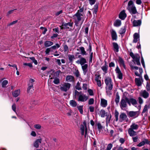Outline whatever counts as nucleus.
<instances>
[{
  "instance_id": "f257e3e1",
  "label": "nucleus",
  "mask_w": 150,
  "mask_h": 150,
  "mask_svg": "<svg viewBox=\"0 0 150 150\" xmlns=\"http://www.w3.org/2000/svg\"><path fill=\"white\" fill-rule=\"evenodd\" d=\"M72 18L74 20L75 25L80 29L84 20L83 14L76 13L72 16Z\"/></svg>"
},
{
  "instance_id": "f03ea898",
  "label": "nucleus",
  "mask_w": 150,
  "mask_h": 150,
  "mask_svg": "<svg viewBox=\"0 0 150 150\" xmlns=\"http://www.w3.org/2000/svg\"><path fill=\"white\" fill-rule=\"evenodd\" d=\"M104 81L106 84L105 88L106 94L108 96L111 95L112 94L113 85L112 79L110 77H107L105 79Z\"/></svg>"
},
{
  "instance_id": "7ed1b4c3",
  "label": "nucleus",
  "mask_w": 150,
  "mask_h": 150,
  "mask_svg": "<svg viewBox=\"0 0 150 150\" xmlns=\"http://www.w3.org/2000/svg\"><path fill=\"white\" fill-rule=\"evenodd\" d=\"M131 102V99H128L127 98H122L120 102V105L121 109L123 110H125V108L127 106L126 103H127L129 105H130V103Z\"/></svg>"
},
{
  "instance_id": "20e7f679",
  "label": "nucleus",
  "mask_w": 150,
  "mask_h": 150,
  "mask_svg": "<svg viewBox=\"0 0 150 150\" xmlns=\"http://www.w3.org/2000/svg\"><path fill=\"white\" fill-rule=\"evenodd\" d=\"M60 89L61 91L66 92L70 89L71 84L68 83H64L60 85Z\"/></svg>"
},
{
  "instance_id": "39448f33",
  "label": "nucleus",
  "mask_w": 150,
  "mask_h": 150,
  "mask_svg": "<svg viewBox=\"0 0 150 150\" xmlns=\"http://www.w3.org/2000/svg\"><path fill=\"white\" fill-rule=\"evenodd\" d=\"M83 124L84 125H81L80 132L82 135H83L84 134L85 137H86L87 134V128L86 123L84 122Z\"/></svg>"
},
{
  "instance_id": "423d86ee",
  "label": "nucleus",
  "mask_w": 150,
  "mask_h": 150,
  "mask_svg": "<svg viewBox=\"0 0 150 150\" xmlns=\"http://www.w3.org/2000/svg\"><path fill=\"white\" fill-rule=\"evenodd\" d=\"M132 58L133 59V62L135 64L138 65H140V63L139 62L140 57L138 54H134L132 52Z\"/></svg>"
},
{
  "instance_id": "0eeeda50",
  "label": "nucleus",
  "mask_w": 150,
  "mask_h": 150,
  "mask_svg": "<svg viewBox=\"0 0 150 150\" xmlns=\"http://www.w3.org/2000/svg\"><path fill=\"white\" fill-rule=\"evenodd\" d=\"M88 99V97L85 94L81 93L79 96L78 101L82 102L86 101Z\"/></svg>"
},
{
  "instance_id": "6e6552de",
  "label": "nucleus",
  "mask_w": 150,
  "mask_h": 150,
  "mask_svg": "<svg viewBox=\"0 0 150 150\" xmlns=\"http://www.w3.org/2000/svg\"><path fill=\"white\" fill-rule=\"evenodd\" d=\"M76 63L78 64H80L82 65L85 64L87 63L86 59L83 57H81L79 60L76 62Z\"/></svg>"
},
{
  "instance_id": "1a4fd4ad",
  "label": "nucleus",
  "mask_w": 150,
  "mask_h": 150,
  "mask_svg": "<svg viewBox=\"0 0 150 150\" xmlns=\"http://www.w3.org/2000/svg\"><path fill=\"white\" fill-rule=\"evenodd\" d=\"M115 71L117 74L118 78L120 79H122V74L117 66L116 67Z\"/></svg>"
},
{
  "instance_id": "9d476101",
  "label": "nucleus",
  "mask_w": 150,
  "mask_h": 150,
  "mask_svg": "<svg viewBox=\"0 0 150 150\" xmlns=\"http://www.w3.org/2000/svg\"><path fill=\"white\" fill-rule=\"evenodd\" d=\"M100 105L102 107L105 108L108 105L107 100L103 98H101Z\"/></svg>"
},
{
  "instance_id": "9b49d317",
  "label": "nucleus",
  "mask_w": 150,
  "mask_h": 150,
  "mask_svg": "<svg viewBox=\"0 0 150 150\" xmlns=\"http://www.w3.org/2000/svg\"><path fill=\"white\" fill-rule=\"evenodd\" d=\"M110 32L112 40H116L117 38V36L115 31L113 29H112Z\"/></svg>"
},
{
  "instance_id": "f8f14e48",
  "label": "nucleus",
  "mask_w": 150,
  "mask_h": 150,
  "mask_svg": "<svg viewBox=\"0 0 150 150\" xmlns=\"http://www.w3.org/2000/svg\"><path fill=\"white\" fill-rule=\"evenodd\" d=\"M150 143V142L147 139H144V140L139 143L137 146L139 147H141L144 145L145 144H149Z\"/></svg>"
},
{
  "instance_id": "ddd939ff",
  "label": "nucleus",
  "mask_w": 150,
  "mask_h": 150,
  "mask_svg": "<svg viewBox=\"0 0 150 150\" xmlns=\"http://www.w3.org/2000/svg\"><path fill=\"white\" fill-rule=\"evenodd\" d=\"M126 16L127 15L125 13V11L123 10L120 13L119 16V17L121 19L124 20Z\"/></svg>"
},
{
  "instance_id": "4468645a",
  "label": "nucleus",
  "mask_w": 150,
  "mask_h": 150,
  "mask_svg": "<svg viewBox=\"0 0 150 150\" xmlns=\"http://www.w3.org/2000/svg\"><path fill=\"white\" fill-rule=\"evenodd\" d=\"M141 96L145 98H147L149 96V93L146 90L142 91L140 93Z\"/></svg>"
},
{
  "instance_id": "2eb2a0df",
  "label": "nucleus",
  "mask_w": 150,
  "mask_h": 150,
  "mask_svg": "<svg viewBox=\"0 0 150 150\" xmlns=\"http://www.w3.org/2000/svg\"><path fill=\"white\" fill-rule=\"evenodd\" d=\"M42 141V139H40L36 140L33 143L34 146L36 148H38L39 146V144L41 143Z\"/></svg>"
},
{
  "instance_id": "dca6fc26",
  "label": "nucleus",
  "mask_w": 150,
  "mask_h": 150,
  "mask_svg": "<svg viewBox=\"0 0 150 150\" xmlns=\"http://www.w3.org/2000/svg\"><path fill=\"white\" fill-rule=\"evenodd\" d=\"M112 45L113 47V50L115 52H118L119 51V46L118 44L115 42L112 43Z\"/></svg>"
},
{
  "instance_id": "f3484780",
  "label": "nucleus",
  "mask_w": 150,
  "mask_h": 150,
  "mask_svg": "<svg viewBox=\"0 0 150 150\" xmlns=\"http://www.w3.org/2000/svg\"><path fill=\"white\" fill-rule=\"evenodd\" d=\"M118 62L120 66L123 67L125 69V66L123 59L120 57H118Z\"/></svg>"
},
{
  "instance_id": "a211bd4d",
  "label": "nucleus",
  "mask_w": 150,
  "mask_h": 150,
  "mask_svg": "<svg viewBox=\"0 0 150 150\" xmlns=\"http://www.w3.org/2000/svg\"><path fill=\"white\" fill-rule=\"evenodd\" d=\"M140 114L139 110L138 111H132V118H135L138 116Z\"/></svg>"
},
{
  "instance_id": "6ab92c4d",
  "label": "nucleus",
  "mask_w": 150,
  "mask_h": 150,
  "mask_svg": "<svg viewBox=\"0 0 150 150\" xmlns=\"http://www.w3.org/2000/svg\"><path fill=\"white\" fill-rule=\"evenodd\" d=\"M127 117L126 115L124 113H121L120 116L119 121L122 122L125 120Z\"/></svg>"
},
{
  "instance_id": "aec40b11",
  "label": "nucleus",
  "mask_w": 150,
  "mask_h": 150,
  "mask_svg": "<svg viewBox=\"0 0 150 150\" xmlns=\"http://www.w3.org/2000/svg\"><path fill=\"white\" fill-rule=\"evenodd\" d=\"M81 66L82 69L83 71V73L84 75H85L87 71L88 65L87 64H85Z\"/></svg>"
},
{
  "instance_id": "412c9836",
  "label": "nucleus",
  "mask_w": 150,
  "mask_h": 150,
  "mask_svg": "<svg viewBox=\"0 0 150 150\" xmlns=\"http://www.w3.org/2000/svg\"><path fill=\"white\" fill-rule=\"evenodd\" d=\"M139 35L138 34V33H135L133 35V42L136 43L137 42L138 40H139Z\"/></svg>"
},
{
  "instance_id": "4be33fe9",
  "label": "nucleus",
  "mask_w": 150,
  "mask_h": 150,
  "mask_svg": "<svg viewBox=\"0 0 150 150\" xmlns=\"http://www.w3.org/2000/svg\"><path fill=\"white\" fill-rule=\"evenodd\" d=\"M34 90L33 84L29 83L27 88V91L28 93L32 92Z\"/></svg>"
},
{
  "instance_id": "5701e85b",
  "label": "nucleus",
  "mask_w": 150,
  "mask_h": 150,
  "mask_svg": "<svg viewBox=\"0 0 150 150\" xmlns=\"http://www.w3.org/2000/svg\"><path fill=\"white\" fill-rule=\"evenodd\" d=\"M74 80V76L71 75H68L66 76V81L68 82L73 81Z\"/></svg>"
},
{
  "instance_id": "b1692460",
  "label": "nucleus",
  "mask_w": 150,
  "mask_h": 150,
  "mask_svg": "<svg viewBox=\"0 0 150 150\" xmlns=\"http://www.w3.org/2000/svg\"><path fill=\"white\" fill-rule=\"evenodd\" d=\"M79 50L81 51V54L83 56L86 55L87 53L85 51L84 48L83 47H80L79 48Z\"/></svg>"
},
{
  "instance_id": "393cba45",
  "label": "nucleus",
  "mask_w": 150,
  "mask_h": 150,
  "mask_svg": "<svg viewBox=\"0 0 150 150\" xmlns=\"http://www.w3.org/2000/svg\"><path fill=\"white\" fill-rule=\"evenodd\" d=\"M121 24V21L119 19L116 20L114 22V25L116 27L120 26Z\"/></svg>"
},
{
  "instance_id": "a878e982",
  "label": "nucleus",
  "mask_w": 150,
  "mask_h": 150,
  "mask_svg": "<svg viewBox=\"0 0 150 150\" xmlns=\"http://www.w3.org/2000/svg\"><path fill=\"white\" fill-rule=\"evenodd\" d=\"M108 68V66L106 64V62L105 64L101 67V69L105 73H107Z\"/></svg>"
},
{
  "instance_id": "bb28decb",
  "label": "nucleus",
  "mask_w": 150,
  "mask_h": 150,
  "mask_svg": "<svg viewBox=\"0 0 150 150\" xmlns=\"http://www.w3.org/2000/svg\"><path fill=\"white\" fill-rule=\"evenodd\" d=\"M20 89H18L15 90L12 93L13 96L15 97H18L20 94Z\"/></svg>"
},
{
  "instance_id": "cd10ccee",
  "label": "nucleus",
  "mask_w": 150,
  "mask_h": 150,
  "mask_svg": "<svg viewBox=\"0 0 150 150\" xmlns=\"http://www.w3.org/2000/svg\"><path fill=\"white\" fill-rule=\"evenodd\" d=\"M133 26H140L141 23L140 20H134L133 22Z\"/></svg>"
},
{
  "instance_id": "c85d7f7f",
  "label": "nucleus",
  "mask_w": 150,
  "mask_h": 150,
  "mask_svg": "<svg viewBox=\"0 0 150 150\" xmlns=\"http://www.w3.org/2000/svg\"><path fill=\"white\" fill-rule=\"evenodd\" d=\"M68 56L70 62L72 63L73 60L75 59V57L74 55L69 54Z\"/></svg>"
},
{
  "instance_id": "c756f323",
  "label": "nucleus",
  "mask_w": 150,
  "mask_h": 150,
  "mask_svg": "<svg viewBox=\"0 0 150 150\" xmlns=\"http://www.w3.org/2000/svg\"><path fill=\"white\" fill-rule=\"evenodd\" d=\"M53 42L50 41H46L44 42V45L46 47H50L53 44Z\"/></svg>"
},
{
  "instance_id": "7c9ffc66",
  "label": "nucleus",
  "mask_w": 150,
  "mask_h": 150,
  "mask_svg": "<svg viewBox=\"0 0 150 150\" xmlns=\"http://www.w3.org/2000/svg\"><path fill=\"white\" fill-rule=\"evenodd\" d=\"M137 13L138 12L137 11L136 8L132 2V13L133 14H135Z\"/></svg>"
},
{
  "instance_id": "2f4dec72",
  "label": "nucleus",
  "mask_w": 150,
  "mask_h": 150,
  "mask_svg": "<svg viewBox=\"0 0 150 150\" xmlns=\"http://www.w3.org/2000/svg\"><path fill=\"white\" fill-rule=\"evenodd\" d=\"M135 81L136 85L138 86H140L142 85V82L140 79L136 78L135 79Z\"/></svg>"
},
{
  "instance_id": "473e14b6",
  "label": "nucleus",
  "mask_w": 150,
  "mask_h": 150,
  "mask_svg": "<svg viewBox=\"0 0 150 150\" xmlns=\"http://www.w3.org/2000/svg\"><path fill=\"white\" fill-rule=\"evenodd\" d=\"M139 72L140 74H139L138 72L136 71L135 73V75L137 76H139V77H141V74L143 72V70L142 69L140 68H139Z\"/></svg>"
},
{
  "instance_id": "72a5a7b5",
  "label": "nucleus",
  "mask_w": 150,
  "mask_h": 150,
  "mask_svg": "<svg viewBox=\"0 0 150 150\" xmlns=\"http://www.w3.org/2000/svg\"><path fill=\"white\" fill-rule=\"evenodd\" d=\"M70 105L73 107H75L77 105V103L76 101L74 100H71L69 102Z\"/></svg>"
},
{
  "instance_id": "f704fd0d",
  "label": "nucleus",
  "mask_w": 150,
  "mask_h": 150,
  "mask_svg": "<svg viewBox=\"0 0 150 150\" xmlns=\"http://www.w3.org/2000/svg\"><path fill=\"white\" fill-rule=\"evenodd\" d=\"M100 116L102 117H104L106 115V113L105 110H101L100 112Z\"/></svg>"
},
{
  "instance_id": "c9c22d12",
  "label": "nucleus",
  "mask_w": 150,
  "mask_h": 150,
  "mask_svg": "<svg viewBox=\"0 0 150 150\" xmlns=\"http://www.w3.org/2000/svg\"><path fill=\"white\" fill-rule=\"evenodd\" d=\"M77 108L79 111L80 113L81 114H82L83 113V105L77 106Z\"/></svg>"
},
{
  "instance_id": "e433bc0d",
  "label": "nucleus",
  "mask_w": 150,
  "mask_h": 150,
  "mask_svg": "<svg viewBox=\"0 0 150 150\" xmlns=\"http://www.w3.org/2000/svg\"><path fill=\"white\" fill-rule=\"evenodd\" d=\"M139 125L134 123L132 124V129H137L139 127Z\"/></svg>"
},
{
  "instance_id": "4c0bfd02",
  "label": "nucleus",
  "mask_w": 150,
  "mask_h": 150,
  "mask_svg": "<svg viewBox=\"0 0 150 150\" xmlns=\"http://www.w3.org/2000/svg\"><path fill=\"white\" fill-rule=\"evenodd\" d=\"M127 9L129 11L130 13L131 12V0L129 1L127 6Z\"/></svg>"
},
{
  "instance_id": "58836bf2",
  "label": "nucleus",
  "mask_w": 150,
  "mask_h": 150,
  "mask_svg": "<svg viewBox=\"0 0 150 150\" xmlns=\"http://www.w3.org/2000/svg\"><path fill=\"white\" fill-rule=\"evenodd\" d=\"M120 100V96L118 94H117L116 95V97L115 98V101L117 105H118L119 102Z\"/></svg>"
},
{
  "instance_id": "ea45409f",
  "label": "nucleus",
  "mask_w": 150,
  "mask_h": 150,
  "mask_svg": "<svg viewBox=\"0 0 150 150\" xmlns=\"http://www.w3.org/2000/svg\"><path fill=\"white\" fill-rule=\"evenodd\" d=\"M8 83V81L6 80H4L2 81V87H6V85Z\"/></svg>"
},
{
  "instance_id": "a19ab883",
  "label": "nucleus",
  "mask_w": 150,
  "mask_h": 150,
  "mask_svg": "<svg viewBox=\"0 0 150 150\" xmlns=\"http://www.w3.org/2000/svg\"><path fill=\"white\" fill-rule=\"evenodd\" d=\"M101 77L99 74H96L95 75V81H96L101 80Z\"/></svg>"
},
{
  "instance_id": "79ce46f5",
  "label": "nucleus",
  "mask_w": 150,
  "mask_h": 150,
  "mask_svg": "<svg viewBox=\"0 0 150 150\" xmlns=\"http://www.w3.org/2000/svg\"><path fill=\"white\" fill-rule=\"evenodd\" d=\"M132 104L136 107H137V105H138L137 104L136 100L135 99L132 98Z\"/></svg>"
},
{
  "instance_id": "37998d69",
  "label": "nucleus",
  "mask_w": 150,
  "mask_h": 150,
  "mask_svg": "<svg viewBox=\"0 0 150 150\" xmlns=\"http://www.w3.org/2000/svg\"><path fill=\"white\" fill-rule=\"evenodd\" d=\"M126 29L125 27H123L121 28L119 32V33L120 34L122 35V34L124 33Z\"/></svg>"
},
{
  "instance_id": "c03bdc74",
  "label": "nucleus",
  "mask_w": 150,
  "mask_h": 150,
  "mask_svg": "<svg viewBox=\"0 0 150 150\" xmlns=\"http://www.w3.org/2000/svg\"><path fill=\"white\" fill-rule=\"evenodd\" d=\"M73 25V23H71V22H68L67 23H65L64 25H63L64 26L66 27V28L67 27V26H69L70 27H72Z\"/></svg>"
},
{
  "instance_id": "a18cd8bd",
  "label": "nucleus",
  "mask_w": 150,
  "mask_h": 150,
  "mask_svg": "<svg viewBox=\"0 0 150 150\" xmlns=\"http://www.w3.org/2000/svg\"><path fill=\"white\" fill-rule=\"evenodd\" d=\"M79 9L78 10L76 13H78L80 14H83V12L84 10V7H79Z\"/></svg>"
},
{
  "instance_id": "49530a36",
  "label": "nucleus",
  "mask_w": 150,
  "mask_h": 150,
  "mask_svg": "<svg viewBox=\"0 0 150 150\" xmlns=\"http://www.w3.org/2000/svg\"><path fill=\"white\" fill-rule=\"evenodd\" d=\"M119 113L117 111L115 110V121H117L118 120V117L119 115Z\"/></svg>"
},
{
  "instance_id": "de8ad7c7",
  "label": "nucleus",
  "mask_w": 150,
  "mask_h": 150,
  "mask_svg": "<svg viewBox=\"0 0 150 150\" xmlns=\"http://www.w3.org/2000/svg\"><path fill=\"white\" fill-rule=\"evenodd\" d=\"M29 58L35 64L37 65V61L36 59H35L34 57H30Z\"/></svg>"
},
{
  "instance_id": "09e8293b",
  "label": "nucleus",
  "mask_w": 150,
  "mask_h": 150,
  "mask_svg": "<svg viewBox=\"0 0 150 150\" xmlns=\"http://www.w3.org/2000/svg\"><path fill=\"white\" fill-rule=\"evenodd\" d=\"M88 2L91 5H94L96 3V0H88Z\"/></svg>"
},
{
  "instance_id": "8fccbe9b",
  "label": "nucleus",
  "mask_w": 150,
  "mask_h": 150,
  "mask_svg": "<svg viewBox=\"0 0 150 150\" xmlns=\"http://www.w3.org/2000/svg\"><path fill=\"white\" fill-rule=\"evenodd\" d=\"M34 127L37 129H40L41 128V126L39 124H36L34 125Z\"/></svg>"
},
{
  "instance_id": "3c124183",
  "label": "nucleus",
  "mask_w": 150,
  "mask_h": 150,
  "mask_svg": "<svg viewBox=\"0 0 150 150\" xmlns=\"http://www.w3.org/2000/svg\"><path fill=\"white\" fill-rule=\"evenodd\" d=\"M80 83L79 82H78L77 83L76 85V88L79 90H80L81 89V87L80 86Z\"/></svg>"
},
{
  "instance_id": "603ef678",
  "label": "nucleus",
  "mask_w": 150,
  "mask_h": 150,
  "mask_svg": "<svg viewBox=\"0 0 150 150\" xmlns=\"http://www.w3.org/2000/svg\"><path fill=\"white\" fill-rule=\"evenodd\" d=\"M59 79L56 78L53 81L54 83L56 84H57L59 83Z\"/></svg>"
},
{
  "instance_id": "864d4df0",
  "label": "nucleus",
  "mask_w": 150,
  "mask_h": 150,
  "mask_svg": "<svg viewBox=\"0 0 150 150\" xmlns=\"http://www.w3.org/2000/svg\"><path fill=\"white\" fill-rule=\"evenodd\" d=\"M107 116L106 118V121H107L110 122L111 118V115H106Z\"/></svg>"
},
{
  "instance_id": "5fc2aeb1",
  "label": "nucleus",
  "mask_w": 150,
  "mask_h": 150,
  "mask_svg": "<svg viewBox=\"0 0 150 150\" xmlns=\"http://www.w3.org/2000/svg\"><path fill=\"white\" fill-rule=\"evenodd\" d=\"M94 102V100L93 98H90L88 102V104L89 105H92L93 104Z\"/></svg>"
},
{
  "instance_id": "6e6d98bb",
  "label": "nucleus",
  "mask_w": 150,
  "mask_h": 150,
  "mask_svg": "<svg viewBox=\"0 0 150 150\" xmlns=\"http://www.w3.org/2000/svg\"><path fill=\"white\" fill-rule=\"evenodd\" d=\"M112 146V145L111 144H109L106 149V150H110Z\"/></svg>"
},
{
  "instance_id": "4d7b16f0",
  "label": "nucleus",
  "mask_w": 150,
  "mask_h": 150,
  "mask_svg": "<svg viewBox=\"0 0 150 150\" xmlns=\"http://www.w3.org/2000/svg\"><path fill=\"white\" fill-rule=\"evenodd\" d=\"M74 74L77 77H78L80 75V74L78 70H77L74 73Z\"/></svg>"
},
{
  "instance_id": "13d9d810",
  "label": "nucleus",
  "mask_w": 150,
  "mask_h": 150,
  "mask_svg": "<svg viewBox=\"0 0 150 150\" xmlns=\"http://www.w3.org/2000/svg\"><path fill=\"white\" fill-rule=\"evenodd\" d=\"M23 65L26 66H28L30 68H31L33 67L32 64L31 63H23Z\"/></svg>"
},
{
  "instance_id": "bf43d9fd",
  "label": "nucleus",
  "mask_w": 150,
  "mask_h": 150,
  "mask_svg": "<svg viewBox=\"0 0 150 150\" xmlns=\"http://www.w3.org/2000/svg\"><path fill=\"white\" fill-rule=\"evenodd\" d=\"M148 106L147 105H145L144 106V108L143 109V111H142V113H144L146 112L148 110Z\"/></svg>"
},
{
  "instance_id": "052dcab7",
  "label": "nucleus",
  "mask_w": 150,
  "mask_h": 150,
  "mask_svg": "<svg viewBox=\"0 0 150 150\" xmlns=\"http://www.w3.org/2000/svg\"><path fill=\"white\" fill-rule=\"evenodd\" d=\"M88 92L90 95L93 96V92L92 90L91 89H88Z\"/></svg>"
},
{
  "instance_id": "680f3d73",
  "label": "nucleus",
  "mask_w": 150,
  "mask_h": 150,
  "mask_svg": "<svg viewBox=\"0 0 150 150\" xmlns=\"http://www.w3.org/2000/svg\"><path fill=\"white\" fill-rule=\"evenodd\" d=\"M97 127L98 129L99 130L102 129L103 128V127L101 125V124L100 123H98L97 124Z\"/></svg>"
},
{
  "instance_id": "e2e57ef3",
  "label": "nucleus",
  "mask_w": 150,
  "mask_h": 150,
  "mask_svg": "<svg viewBox=\"0 0 150 150\" xmlns=\"http://www.w3.org/2000/svg\"><path fill=\"white\" fill-rule=\"evenodd\" d=\"M119 142L122 144H123L125 141V139L123 138H120L119 140Z\"/></svg>"
},
{
  "instance_id": "0e129e2a",
  "label": "nucleus",
  "mask_w": 150,
  "mask_h": 150,
  "mask_svg": "<svg viewBox=\"0 0 150 150\" xmlns=\"http://www.w3.org/2000/svg\"><path fill=\"white\" fill-rule=\"evenodd\" d=\"M98 87H100L102 86V84L101 82V80L98 81H96Z\"/></svg>"
},
{
  "instance_id": "69168bd1",
  "label": "nucleus",
  "mask_w": 150,
  "mask_h": 150,
  "mask_svg": "<svg viewBox=\"0 0 150 150\" xmlns=\"http://www.w3.org/2000/svg\"><path fill=\"white\" fill-rule=\"evenodd\" d=\"M94 7H95L96 8L94 9L93 13H96L98 11V6L96 5H95L94 6Z\"/></svg>"
},
{
  "instance_id": "338daca9",
  "label": "nucleus",
  "mask_w": 150,
  "mask_h": 150,
  "mask_svg": "<svg viewBox=\"0 0 150 150\" xmlns=\"http://www.w3.org/2000/svg\"><path fill=\"white\" fill-rule=\"evenodd\" d=\"M109 67H114L115 66V64L113 62H111L109 64Z\"/></svg>"
},
{
  "instance_id": "774afa93",
  "label": "nucleus",
  "mask_w": 150,
  "mask_h": 150,
  "mask_svg": "<svg viewBox=\"0 0 150 150\" xmlns=\"http://www.w3.org/2000/svg\"><path fill=\"white\" fill-rule=\"evenodd\" d=\"M89 110L91 112H93L94 111V107L92 106H90L89 108Z\"/></svg>"
}]
</instances>
